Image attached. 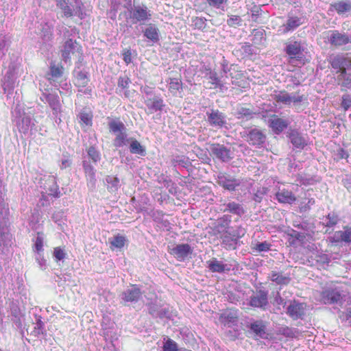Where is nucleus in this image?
<instances>
[{"mask_svg": "<svg viewBox=\"0 0 351 351\" xmlns=\"http://www.w3.org/2000/svg\"><path fill=\"white\" fill-rule=\"evenodd\" d=\"M267 124L275 134H280L288 128L290 121L288 119L280 118L276 114H271L268 117Z\"/></svg>", "mask_w": 351, "mask_h": 351, "instance_id": "obj_9", "label": "nucleus"}, {"mask_svg": "<svg viewBox=\"0 0 351 351\" xmlns=\"http://www.w3.org/2000/svg\"><path fill=\"white\" fill-rule=\"evenodd\" d=\"M330 241L332 243H351V227L345 226L343 230L336 231Z\"/></svg>", "mask_w": 351, "mask_h": 351, "instance_id": "obj_21", "label": "nucleus"}, {"mask_svg": "<svg viewBox=\"0 0 351 351\" xmlns=\"http://www.w3.org/2000/svg\"><path fill=\"white\" fill-rule=\"evenodd\" d=\"M217 183L225 189L234 191L241 184V181L229 175L221 174L218 176Z\"/></svg>", "mask_w": 351, "mask_h": 351, "instance_id": "obj_13", "label": "nucleus"}, {"mask_svg": "<svg viewBox=\"0 0 351 351\" xmlns=\"http://www.w3.org/2000/svg\"><path fill=\"white\" fill-rule=\"evenodd\" d=\"M315 203V201L313 198H309L307 203L302 202L300 207V212L305 213L311 209V206L314 205Z\"/></svg>", "mask_w": 351, "mask_h": 351, "instance_id": "obj_61", "label": "nucleus"}, {"mask_svg": "<svg viewBox=\"0 0 351 351\" xmlns=\"http://www.w3.org/2000/svg\"><path fill=\"white\" fill-rule=\"evenodd\" d=\"M329 12H336L343 17L351 15V0H337L332 2L328 8Z\"/></svg>", "mask_w": 351, "mask_h": 351, "instance_id": "obj_8", "label": "nucleus"}, {"mask_svg": "<svg viewBox=\"0 0 351 351\" xmlns=\"http://www.w3.org/2000/svg\"><path fill=\"white\" fill-rule=\"evenodd\" d=\"M254 114L255 112L252 109L243 106L238 107L235 112V116L239 119H245L246 120H250Z\"/></svg>", "mask_w": 351, "mask_h": 351, "instance_id": "obj_34", "label": "nucleus"}, {"mask_svg": "<svg viewBox=\"0 0 351 351\" xmlns=\"http://www.w3.org/2000/svg\"><path fill=\"white\" fill-rule=\"evenodd\" d=\"M339 221V217L335 213H330L326 217L325 223L328 227H333Z\"/></svg>", "mask_w": 351, "mask_h": 351, "instance_id": "obj_52", "label": "nucleus"}, {"mask_svg": "<svg viewBox=\"0 0 351 351\" xmlns=\"http://www.w3.org/2000/svg\"><path fill=\"white\" fill-rule=\"evenodd\" d=\"M207 268L213 273H225L231 270L230 265L223 263L222 261H219L217 258H213L206 261Z\"/></svg>", "mask_w": 351, "mask_h": 351, "instance_id": "obj_16", "label": "nucleus"}, {"mask_svg": "<svg viewBox=\"0 0 351 351\" xmlns=\"http://www.w3.org/2000/svg\"><path fill=\"white\" fill-rule=\"evenodd\" d=\"M191 23L192 26L199 30H204L206 27V19L204 17H193Z\"/></svg>", "mask_w": 351, "mask_h": 351, "instance_id": "obj_40", "label": "nucleus"}, {"mask_svg": "<svg viewBox=\"0 0 351 351\" xmlns=\"http://www.w3.org/2000/svg\"><path fill=\"white\" fill-rule=\"evenodd\" d=\"M303 23L304 19L302 17L289 16L286 23L281 27L280 30L283 34H286L289 32L293 31L303 24Z\"/></svg>", "mask_w": 351, "mask_h": 351, "instance_id": "obj_24", "label": "nucleus"}, {"mask_svg": "<svg viewBox=\"0 0 351 351\" xmlns=\"http://www.w3.org/2000/svg\"><path fill=\"white\" fill-rule=\"evenodd\" d=\"M90 82L88 73L86 71H75L74 75V84L78 88L86 87Z\"/></svg>", "mask_w": 351, "mask_h": 351, "instance_id": "obj_26", "label": "nucleus"}, {"mask_svg": "<svg viewBox=\"0 0 351 351\" xmlns=\"http://www.w3.org/2000/svg\"><path fill=\"white\" fill-rule=\"evenodd\" d=\"M47 99L49 103V105L53 110L56 111L58 110H60V104L58 95H49L47 97Z\"/></svg>", "mask_w": 351, "mask_h": 351, "instance_id": "obj_48", "label": "nucleus"}, {"mask_svg": "<svg viewBox=\"0 0 351 351\" xmlns=\"http://www.w3.org/2000/svg\"><path fill=\"white\" fill-rule=\"evenodd\" d=\"M243 57H250L256 53L252 46L249 43H245L241 46V49Z\"/></svg>", "mask_w": 351, "mask_h": 351, "instance_id": "obj_54", "label": "nucleus"}, {"mask_svg": "<svg viewBox=\"0 0 351 351\" xmlns=\"http://www.w3.org/2000/svg\"><path fill=\"white\" fill-rule=\"evenodd\" d=\"M126 134L123 131L121 132L117 133V136L114 140V145L115 147H122L125 144L126 141Z\"/></svg>", "mask_w": 351, "mask_h": 351, "instance_id": "obj_53", "label": "nucleus"}, {"mask_svg": "<svg viewBox=\"0 0 351 351\" xmlns=\"http://www.w3.org/2000/svg\"><path fill=\"white\" fill-rule=\"evenodd\" d=\"M131 83V81L128 76L123 75L120 76L118 79V88H120L121 89H125L128 88L130 84Z\"/></svg>", "mask_w": 351, "mask_h": 351, "instance_id": "obj_58", "label": "nucleus"}, {"mask_svg": "<svg viewBox=\"0 0 351 351\" xmlns=\"http://www.w3.org/2000/svg\"><path fill=\"white\" fill-rule=\"evenodd\" d=\"M56 5L59 8L66 18L77 16L80 19L84 18V13L81 5H71L69 0H56Z\"/></svg>", "mask_w": 351, "mask_h": 351, "instance_id": "obj_5", "label": "nucleus"}, {"mask_svg": "<svg viewBox=\"0 0 351 351\" xmlns=\"http://www.w3.org/2000/svg\"><path fill=\"white\" fill-rule=\"evenodd\" d=\"M288 236L300 243H304L306 239V234L304 233L299 232L293 229L288 233Z\"/></svg>", "mask_w": 351, "mask_h": 351, "instance_id": "obj_55", "label": "nucleus"}, {"mask_svg": "<svg viewBox=\"0 0 351 351\" xmlns=\"http://www.w3.org/2000/svg\"><path fill=\"white\" fill-rule=\"evenodd\" d=\"M328 43L335 47H339L348 44H351V34L340 32L338 30H330L328 32Z\"/></svg>", "mask_w": 351, "mask_h": 351, "instance_id": "obj_6", "label": "nucleus"}, {"mask_svg": "<svg viewBox=\"0 0 351 351\" xmlns=\"http://www.w3.org/2000/svg\"><path fill=\"white\" fill-rule=\"evenodd\" d=\"M44 189L46 193L53 197H59L60 192L57 184L56 178L53 176H49L44 183Z\"/></svg>", "mask_w": 351, "mask_h": 351, "instance_id": "obj_19", "label": "nucleus"}, {"mask_svg": "<svg viewBox=\"0 0 351 351\" xmlns=\"http://www.w3.org/2000/svg\"><path fill=\"white\" fill-rule=\"evenodd\" d=\"M127 240L125 236L119 234L114 235L112 238L109 239L110 248L114 251L116 249H121L125 245Z\"/></svg>", "mask_w": 351, "mask_h": 351, "instance_id": "obj_30", "label": "nucleus"}, {"mask_svg": "<svg viewBox=\"0 0 351 351\" xmlns=\"http://www.w3.org/2000/svg\"><path fill=\"white\" fill-rule=\"evenodd\" d=\"M150 16L151 14L147 12V9L140 6L135 7L130 10V19L132 23L144 22Z\"/></svg>", "mask_w": 351, "mask_h": 351, "instance_id": "obj_17", "label": "nucleus"}, {"mask_svg": "<svg viewBox=\"0 0 351 351\" xmlns=\"http://www.w3.org/2000/svg\"><path fill=\"white\" fill-rule=\"evenodd\" d=\"M110 131L114 134L119 133L125 130L124 124L119 121H112L109 123Z\"/></svg>", "mask_w": 351, "mask_h": 351, "instance_id": "obj_42", "label": "nucleus"}, {"mask_svg": "<svg viewBox=\"0 0 351 351\" xmlns=\"http://www.w3.org/2000/svg\"><path fill=\"white\" fill-rule=\"evenodd\" d=\"M306 99V97L304 95H299L298 93L290 94V104L293 102L296 104Z\"/></svg>", "mask_w": 351, "mask_h": 351, "instance_id": "obj_62", "label": "nucleus"}, {"mask_svg": "<svg viewBox=\"0 0 351 351\" xmlns=\"http://www.w3.org/2000/svg\"><path fill=\"white\" fill-rule=\"evenodd\" d=\"M268 293L264 290L258 291L256 294L250 297V305L252 307L265 310L268 306Z\"/></svg>", "mask_w": 351, "mask_h": 351, "instance_id": "obj_12", "label": "nucleus"}, {"mask_svg": "<svg viewBox=\"0 0 351 351\" xmlns=\"http://www.w3.org/2000/svg\"><path fill=\"white\" fill-rule=\"evenodd\" d=\"M83 169L86 177H88L90 180L95 184L96 178H95V169L94 167L88 164L86 161L82 162Z\"/></svg>", "mask_w": 351, "mask_h": 351, "instance_id": "obj_37", "label": "nucleus"}, {"mask_svg": "<svg viewBox=\"0 0 351 351\" xmlns=\"http://www.w3.org/2000/svg\"><path fill=\"white\" fill-rule=\"evenodd\" d=\"M193 252V247L188 243L177 244L170 249L169 253L178 261H184L190 256Z\"/></svg>", "mask_w": 351, "mask_h": 351, "instance_id": "obj_10", "label": "nucleus"}, {"mask_svg": "<svg viewBox=\"0 0 351 351\" xmlns=\"http://www.w3.org/2000/svg\"><path fill=\"white\" fill-rule=\"evenodd\" d=\"M287 136L295 149H303L307 145V140L297 130L290 129Z\"/></svg>", "mask_w": 351, "mask_h": 351, "instance_id": "obj_15", "label": "nucleus"}, {"mask_svg": "<svg viewBox=\"0 0 351 351\" xmlns=\"http://www.w3.org/2000/svg\"><path fill=\"white\" fill-rule=\"evenodd\" d=\"M169 88L171 93H176L182 88L181 80L178 78L170 79V82H169Z\"/></svg>", "mask_w": 351, "mask_h": 351, "instance_id": "obj_49", "label": "nucleus"}, {"mask_svg": "<svg viewBox=\"0 0 351 351\" xmlns=\"http://www.w3.org/2000/svg\"><path fill=\"white\" fill-rule=\"evenodd\" d=\"M163 351H178L177 343L169 339L163 345Z\"/></svg>", "mask_w": 351, "mask_h": 351, "instance_id": "obj_59", "label": "nucleus"}, {"mask_svg": "<svg viewBox=\"0 0 351 351\" xmlns=\"http://www.w3.org/2000/svg\"><path fill=\"white\" fill-rule=\"evenodd\" d=\"M53 256L56 261L63 260L66 256L64 249L60 247H56L53 249Z\"/></svg>", "mask_w": 351, "mask_h": 351, "instance_id": "obj_60", "label": "nucleus"}, {"mask_svg": "<svg viewBox=\"0 0 351 351\" xmlns=\"http://www.w3.org/2000/svg\"><path fill=\"white\" fill-rule=\"evenodd\" d=\"M220 239L222 246L226 250H235L239 240L230 231L221 234Z\"/></svg>", "mask_w": 351, "mask_h": 351, "instance_id": "obj_23", "label": "nucleus"}, {"mask_svg": "<svg viewBox=\"0 0 351 351\" xmlns=\"http://www.w3.org/2000/svg\"><path fill=\"white\" fill-rule=\"evenodd\" d=\"M341 106L345 111L348 110L351 107L350 94H345L342 95Z\"/></svg>", "mask_w": 351, "mask_h": 351, "instance_id": "obj_57", "label": "nucleus"}, {"mask_svg": "<svg viewBox=\"0 0 351 351\" xmlns=\"http://www.w3.org/2000/svg\"><path fill=\"white\" fill-rule=\"evenodd\" d=\"M80 119V124L82 127L92 126L93 115L91 113L81 112L79 114Z\"/></svg>", "mask_w": 351, "mask_h": 351, "instance_id": "obj_38", "label": "nucleus"}, {"mask_svg": "<svg viewBox=\"0 0 351 351\" xmlns=\"http://www.w3.org/2000/svg\"><path fill=\"white\" fill-rule=\"evenodd\" d=\"M315 257L316 261L322 264H328L330 261L328 255L324 254L322 252L318 253Z\"/></svg>", "mask_w": 351, "mask_h": 351, "instance_id": "obj_63", "label": "nucleus"}, {"mask_svg": "<svg viewBox=\"0 0 351 351\" xmlns=\"http://www.w3.org/2000/svg\"><path fill=\"white\" fill-rule=\"evenodd\" d=\"M333 69H338L337 73L346 71L347 69L351 68V59L345 58L342 56H337L330 61Z\"/></svg>", "mask_w": 351, "mask_h": 351, "instance_id": "obj_18", "label": "nucleus"}, {"mask_svg": "<svg viewBox=\"0 0 351 351\" xmlns=\"http://www.w3.org/2000/svg\"><path fill=\"white\" fill-rule=\"evenodd\" d=\"M43 232H37V237L35 240V243L34 245V250L37 253H40L43 251V238L42 237Z\"/></svg>", "mask_w": 351, "mask_h": 351, "instance_id": "obj_51", "label": "nucleus"}, {"mask_svg": "<svg viewBox=\"0 0 351 351\" xmlns=\"http://www.w3.org/2000/svg\"><path fill=\"white\" fill-rule=\"evenodd\" d=\"M271 246V243L267 241L256 242L252 243L251 249L253 252L261 253L269 251Z\"/></svg>", "mask_w": 351, "mask_h": 351, "instance_id": "obj_35", "label": "nucleus"}, {"mask_svg": "<svg viewBox=\"0 0 351 351\" xmlns=\"http://www.w3.org/2000/svg\"><path fill=\"white\" fill-rule=\"evenodd\" d=\"M276 199L279 203L292 204L296 201L294 194L286 189H279L275 194Z\"/></svg>", "mask_w": 351, "mask_h": 351, "instance_id": "obj_22", "label": "nucleus"}, {"mask_svg": "<svg viewBox=\"0 0 351 351\" xmlns=\"http://www.w3.org/2000/svg\"><path fill=\"white\" fill-rule=\"evenodd\" d=\"M269 278L272 282H274L277 285H287L291 281L290 277H289L287 276H284V275H282V273L276 272V271H271Z\"/></svg>", "mask_w": 351, "mask_h": 351, "instance_id": "obj_32", "label": "nucleus"}, {"mask_svg": "<svg viewBox=\"0 0 351 351\" xmlns=\"http://www.w3.org/2000/svg\"><path fill=\"white\" fill-rule=\"evenodd\" d=\"M250 328L256 336L261 338H265L267 335L266 327L263 321L259 320L251 323Z\"/></svg>", "mask_w": 351, "mask_h": 351, "instance_id": "obj_29", "label": "nucleus"}, {"mask_svg": "<svg viewBox=\"0 0 351 351\" xmlns=\"http://www.w3.org/2000/svg\"><path fill=\"white\" fill-rule=\"evenodd\" d=\"M223 212H228L238 217H241L245 213L243 205L234 201H229L221 205Z\"/></svg>", "mask_w": 351, "mask_h": 351, "instance_id": "obj_20", "label": "nucleus"}, {"mask_svg": "<svg viewBox=\"0 0 351 351\" xmlns=\"http://www.w3.org/2000/svg\"><path fill=\"white\" fill-rule=\"evenodd\" d=\"M228 19L226 23L229 27H236L242 25L243 20L237 15H228Z\"/></svg>", "mask_w": 351, "mask_h": 351, "instance_id": "obj_46", "label": "nucleus"}, {"mask_svg": "<svg viewBox=\"0 0 351 351\" xmlns=\"http://www.w3.org/2000/svg\"><path fill=\"white\" fill-rule=\"evenodd\" d=\"M141 297V291L138 288H133L131 289H128L123 293V300L125 302H136Z\"/></svg>", "mask_w": 351, "mask_h": 351, "instance_id": "obj_31", "label": "nucleus"}, {"mask_svg": "<svg viewBox=\"0 0 351 351\" xmlns=\"http://www.w3.org/2000/svg\"><path fill=\"white\" fill-rule=\"evenodd\" d=\"M209 72L207 74L208 75V78L212 81L211 84L215 86V88L223 87V84L221 83L220 78L218 77L217 73L215 71H211L208 69Z\"/></svg>", "mask_w": 351, "mask_h": 351, "instance_id": "obj_45", "label": "nucleus"}, {"mask_svg": "<svg viewBox=\"0 0 351 351\" xmlns=\"http://www.w3.org/2000/svg\"><path fill=\"white\" fill-rule=\"evenodd\" d=\"M211 154L223 162H228L234 158V152L223 144L213 143L210 146Z\"/></svg>", "mask_w": 351, "mask_h": 351, "instance_id": "obj_3", "label": "nucleus"}, {"mask_svg": "<svg viewBox=\"0 0 351 351\" xmlns=\"http://www.w3.org/2000/svg\"><path fill=\"white\" fill-rule=\"evenodd\" d=\"M206 114L207 122L210 126L221 128L226 124V115L219 110L212 109L210 111H207Z\"/></svg>", "mask_w": 351, "mask_h": 351, "instance_id": "obj_11", "label": "nucleus"}, {"mask_svg": "<svg viewBox=\"0 0 351 351\" xmlns=\"http://www.w3.org/2000/svg\"><path fill=\"white\" fill-rule=\"evenodd\" d=\"M87 154L89 158L95 163H97L101 160V155L99 152L93 146H90L87 149Z\"/></svg>", "mask_w": 351, "mask_h": 351, "instance_id": "obj_50", "label": "nucleus"}, {"mask_svg": "<svg viewBox=\"0 0 351 351\" xmlns=\"http://www.w3.org/2000/svg\"><path fill=\"white\" fill-rule=\"evenodd\" d=\"M243 137L250 145L258 147H262L266 141V134L258 128H250L243 132Z\"/></svg>", "mask_w": 351, "mask_h": 351, "instance_id": "obj_4", "label": "nucleus"}, {"mask_svg": "<svg viewBox=\"0 0 351 351\" xmlns=\"http://www.w3.org/2000/svg\"><path fill=\"white\" fill-rule=\"evenodd\" d=\"M60 53L62 60L67 62L74 57L80 59L83 55V50L82 46L76 40L68 38L63 43Z\"/></svg>", "mask_w": 351, "mask_h": 351, "instance_id": "obj_1", "label": "nucleus"}, {"mask_svg": "<svg viewBox=\"0 0 351 351\" xmlns=\"http://www.w3.org/2000/svg\"><path fill=\"white\" fill-rule=\"evenodd\" d=\"M155 223L162 230L169 231L171 229V223L167 219L164 218L163 215L162 218L155 216Z\"/></svg>", "mask_w": 351, "mask_h": 351, "instance_id": "obj_41", "label": "nucleus"}, {"mask_svg": "<svg viewBox=\"0 0 351 351\" xmlns=\"http://www.w3.org/2000/svg\"><path fill=\"white\" fill-rule=\"evenodd\" d=\"M274 99L278 103L290 105V94L286 91H280L278 93L275 94Z\"/></svg>", "mask_w": 351, "mask_h": 351, "instance_id": "obj_39", "label": "nucleus"}, {"mask_svg": "<svg viewBox=\"0 0 351 351\" xmlns=\"http://www.w3.org/2000/svg\"><path fill=\"white\" fill-rule=\"evenodd\" d=\"M209 6L225 11V6L228 0H206Z\"/></svg>", "mask_w": 351, "mask_h": 351, "instance_id": "obj_47", "label": "nucleus"}, {"mask_svg": "<svg viewBox=\"0 0 351 351\" xmlns=\"http://www.w3.org/2000/svg\"><path fill=\"white\" fill-rule=\"evenodd\" d=\"M345 294L341 287H328L322 293V300L326 304H340Z\"/></svg>", "mask_w": 351, "mask_h": 351, "instance_id": "obj_2", "label": "nucleus"}, {"mask_svg": "<svg viewBox=\"0 0 351 351\" xmlns=\"http://www.w3.org/2000/svg\"><path fill=\"white\" fill-rule=\"evenodd\" d=\"M123 60L126 64L132 62V53L130 49L125 48L123 50Z\"/></svg>", "mask_w": 351, "mask_h": 351, "instance_id": "obj_64", "label": "nucleus"}, {"mask_svg": "<svg viewBox=\"0 0 351 351\" xmlns=\"http://www.w3.org/2000/svg\"><path fill=\"white\" fill-rule=\"evenodd\" d=\"M287 314L293 319L301 318L305 313V305L293 300L290 303L287 308Z\"/></svg>", "mask_w": 351, "mask_h": 351, "instance_id": "obj_14", "label": "nucleus"}, {"mask_svg": "<svg viewBox=\"0 0 351 351\" xmlns=\"http://www.w3.org/2000/svg\"><path fill=\"white\" fill-rule=\"evenodd\" d=\"M338 85L341 87V91H346L351 88V73L347 71L341 72L337 75Z\"/></svg>", "mask_w": 351, "mask_h": 351, "instance_id": "obj_27", "label": "nucleus"}, {"mask_svg": "<svg viewBox=\"0 0 351 351\" xmlns=\"http://www.w3.org/2000/svg\"><path fill=\"white\" fill-rule=\"evenodd\" d=\"M130 152L132 154L144 156L145 154V149L141 144L136 139H132L130 144Z\"/></svg>", "mask_w": 351, "mask_h": 351, "instance_id": "obj_36", "label": "nucleus"}, {"mask_svg": "<svg viewBox=\"0 0 351 351\" xmlns=\"http://www.w3.org/2000/svg\"><path fill=\"white\" fill-rule=\"evenodd\" d=\"M230 232L238 240L242 238L246 233V229L241 226H238L235 228H231Z\"/></svg>", "mask_w": 351, "mask_h": 351, "instance_id": "obj_56", "label": "nucleus"}, {"mask_svg": "<svg viewBox=\"0 0 351 351\" xmlns=\"http://www.w3.org/2000/svg\"><path fill=\"white\" fill-rule=\"evenodd\" d=\"M251 40L254 45L263 46L266 41L265 31L263 29H254L251 34Z\"/></svg>", "mask_w": 351, "mask_h": 351, "instance_id": "obj_28", "label": "nucleus"}, {"mask_svg": "<svg viewBox=\"0 0 351 351\" xmlns=\"http://www.w3.org/2000/svg\"><path fill=\"white\" fill-rule=\"evenodd\" d=\"M50 74L53 78L60 77L64 71V67L62 65H56L51 63L50 65Z\"/></svg>", "mask_w": 351, "mask_h": 351, "instance_id": "obj_44", "label": "nucleus"}, {"mask_svg": "<svg viewBox=\"0 0 351 351\" xmlns=\"http://www.w3.org/2000/svg\"><path fill=\"white\" fill-rule=\"evenodd\" d=\"M269 192L267 187H260L257 189L256 193H254L252 199L256 203H261L265 195Z\"/></svg>", "mask_w": 351, "mask_h": 351, "instance_id": "obj_43", "label": "nucleus"}, {"mask_svg": "<svg viewBox=\"0 0 351 351\" xmlns=\"http://www.w3.org/2000/svg\"><path fill=\"white\" fill-rule=\"evenodd\" d=\"M232 221V216L230 215H224L223 217L217 219L215 230L219 234H222L230 230V224Z\"/></svg>", "mask_w": 351, "mask_h": 351, "instance_id": "obj_25", "label": "nucleus"}, {"mask_svg": "<svg viewBox=\"0 0 351 351\" xmlns=\"http://www.w3.org/2000/svg\"><path fill=\"white\" fill-rule=\"evenodd\" d=\"M305 47L304 44L301 41L291 40L286 43L285 53L290 59L300 60L304 56Z\"/></svg>", "mask_w": 351, "mask_h": 351, "instance_id": "obj_7", "label": "nucleus"}, {"mask_svg": "<svg viewBox=\"0 0 351 351\" xmlns=\"http://www.w3.org/2000/svg\"><path fill=\"white\" fill-rule=\"evenodd\" d=\"M106 188L109 192H117L119 189V179L117 176H107L106 177Z\"/></svg>", "mask_w": 351, "mask_h": 351, "instance_id": "obj_33", "label": "nucleus"}]
</instances>
